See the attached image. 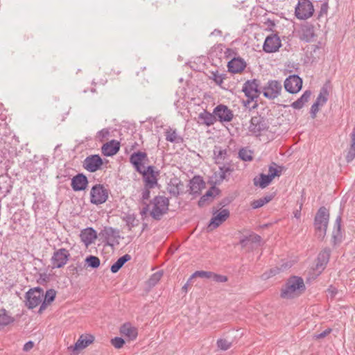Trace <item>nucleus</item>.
I'll return each mask as SVG.
<instances>
[{"label":"nucleus","mask_w":355,"mask_h":355,"mask_svg":"<svg viewBox=\"0 0 355 355\" xmlns=\"http://www.w3.org/2000/svg\"><path fill=\"white\" fill-rule=\"evenodd\" d=\"M227 155V149H221L220 148L215 146L214 149V158L215 159L216 164H221V160H224Z\"/></svg>","instance_id":"40"},{"label":"nucleus","mask_w":355,"mask_h":355,"mask_svg":"<svg viewBox=\"0 0 355 355\" xmlns=\"http://www.w3.org/2000/svg\"><path fill=\"white\" fill-rule=\"evenodd\" d=\"M162 275L163 272L162 271H157L153 273L148 280V285L150 286H155L160 280Z\"/></svg>","instance_id":"48"},{"label":"nucleus","mask_w":355,"mask_h":355,"mask_svg":"<svg viewBox=\"0 0 355 355\" xmlns=\"http://www.w3.org/2000/svg\"><path fill=\"white\" fill-rule=\"evenodd\" d=\"M248 130L256 136L261 135V132L266 131L269 128L268 120L259 114L252 116Z\"/></svg>","instance_id":"7"},{"label":"nucleus","mask_w":355,"mask_h":355,"mask_svg":"<svg viewBox=\"0 0 355 355\" xmlns=\"http://www.w3.org/2000/svg\"><path fill=\"white\" fill-rule=\"evenodd\" d=\"M252 151L245 148H242L239 151V157L245 162H250L253 159Z\"/></svg>","instance_id":"45"},{"label":"nucleus","mask_w":355,"mask_h":355,"mask_svg":"<svg viewBox=\"0 0 355 355\" xmlns=\"http://www.w3.org/2000/svg\"><path fill=\"white\" fill-rule=\"evenodd\" d=\"M88 179L83 173H78L71 178V186L74 191H81L87 189Z\"/></svg>","instance_id":"22"},{"label":"nucleus","mask_w":355,"mask_h":355,"mask_svg":"<svg viewBox=\"0 0 355 355\" xmlns=\"http://www.w3.org/2000/svg\"><path fill=\"white\" fill-rule=\"evenodd\" d=\"M153 209L150 211V216L155 220H160L169 209V199L163 196H156L151 200Z\"/></svg>","instance_id":"3"},{"label":"nucleus","mask_w":355,"mask_h":355,"mask_svg":"<svg viewBox=\"0 0 355 355\" xmlns=\"http://www.w3.org/2000/svg\"><path fill=\"white\" fill-rule=\"evenodd\" d=\"M99 237L105 243V245L113 246L112 242L120 237L119 231L112 227H105L99 233Z\"/></svg>","instance_id":"17"},{"label":"nucleus","mask_w":355,"mask_h":355,"mask_svg":"<svg viewBox=\"0 0 355 355\" xmlns=\"http://www.w3.org/2000/svg\"><path fill=\"white\" fill-rule=\"evenodd\" d=\"M15 318L5 309H0V327H6L14 322Z\"/></svg>","instance_id":"37"},{"label":"nucleus","mask_w":355,"mask_h":355,"mask_svg":"<svg viewBox=\"0 0 355 355\" xmlns=\"http://www.w3.org/2000/svg\"><path fill=\"white\" fill-rule=\"evenodd\" d=\"M85 266L87 267H89L92 269H96L100 266L101 261L98 257L94 255L87 256L85 259Z\"/></svg>","instance_id":"41"},{"label":"nucleus","mask_w":355,"mask_h":355,"mask_svg":"<svg viewBox=\"0 0 355 355\" xmlns=\"http://www.w3.org/2000/svg\"><path fill=\"white\" fill-rule=\"evenodd\" d=\"M103 164V160L99 155H91L83 161V168L89 172L94 173L100 170Z\"/></svg>","instance_id":"13"},{"label":"nucleus","mask_w":355,"mask_h":355,"mask_svg":"<svg viewBox=\"0 0 355 355\" xmlns=\"http://www.w3.org/2000/svg\"><path fill=\"white\" fill-rule=\"evenodd\" d=\"M282 166H279L276 163L272 162L268 167V175L273 180L276 177H279L282 174Z\"/></svg>","instance_id":"42"},{"label":"nucleus","mask_w":355,"mask_h":355,"mask_svg":"<svg viewBox=\"0 0 355 355\" xmlns=\"http://www.w3.org/2000/svg\"><path fill=\"white\" fill-rule=\"evenodd\" d=\"M70 258V253L66 248L55 250L51 257V262L53 268H63Z\"/></svg>","instance_id":"9"},{"label":"nucleus","mask_w":355,"mask_h":355,"mask_svg":"<svg viewBox=\"0 0 355 355\" xmlns=\"http://www.w3.org/2000/svg\"><path fill=\"white\" fill-rule=\"evenodd\" d=\"M83 267L82 266V263H78L77 266H75L73 265H70L68 266L67 270L73 275H79V272L82 271Z\"/></svg>","instance_id":"50"},{"label":"nucleus","mask_w":355,"mask_h":355,"mask_svg":"<svg viewBox=\"0 0 355 355\" xmlns=\"http://www.w3.org/2000/svg\"><path fill=\"white\" fill-rule=\"evenodd\" d=\"M329 211L324 206L320 207L314 218L313 225L317 238L322 241L326 236L329 220Z\"/></svg>","instance_id":"2"},{"label":"nucleus","mask_w":355,"mask_h":355,"mask_svg":"<svg viewBox=\"0 0 355 355\" xmlns=\"http://www.w3.org/2000/svg\"><path fill=\"white\" fill-rule=\"evenodd\" d=\"M144 207L141 209L140 214L142 217V219L146 216L147 213L149 211V205L145 202H143Z\"/></svg>","instance_id":"61"},{"label":"nucleus","mask_w":355,"mask_h":355,"mask_svg":"<svg viewBox=\"0 0 355 355\" xmlns=\"http://www.w3.org/2000/svg\"><path fill=\"white\" fill-rule=\"evenodd\" d=\"M56 295V291L53 289H49L46 291L45 295H44L43 297L44 300H42V302L40 306L38 313H42L44 310L46 309L48 304H51L52 302L54 301Z\"/></svg>","instance_id":"30"},{"label":"nucleus","mask_w":355,"mask_h":355,"mask_svg":"<svg viewBox=\"0 0 355 355\" xmlns=\"http://www.w3.org/2000/svg\"><path fill=\"white\" fill-rule=\"evenodd\" d=\"M230 217V211L227 209L220 210V211H213V217L209 223V227L216 229L223 222Z\"/></svg>","instance_id":"19"},{"label":"nucleus","mask_w":355,"mask_h":355,"mask_svg":"<svg viewBox=\"0 0 355 355\" xmlns=\"http://www.w3.org/2000/svg\"><path fill=\"white\" fill-rule=\"evenodd\" d=\"M211 275H213V272L198 270L191 275V276L189 277V280H192L195 277L210 279L211 278Z\"/></svg>","instance_id":"47"},{"label":"nucleus","mask_w":355,"mask_h":355,"mask_svg":"<svg viewBox=\"0 0 355 355\" xmlns=\"http://www.w3.org/2000/svg\"><path fill=\"white\" fill-rule=\"evenodd\" d=\"M153 188L154 187H147L144 185V188L141 193V198L143 200H148L149 199L150 194V189Z\"/></svg>","instance_id":"57"},{"label":"nucleus","mask_w":355,"mask_h":355,"mask_svg":"<svg viewBox=\"0 0 355 355\" xmlns=\"http://www.w3.org/2000/svg\"><path fill=\"white\" fill-rule=\"evenodd\" d=\"M205 182L202 176L194 175L193 178L189 180V192L194 196H199L202 190L205 188Z\"/></svg>","instance_id":"20"},{"label":"nucleus","mask_w":355,"mask_h":355,"mask_svg":"<svg viewBox=\"0 0 355 355\" xmlns=\"http://www.w3.org/2000/svg\"><path fill=\"white\" fill-rule=\"evenodd\" d=\"M284 89L290 94H296L302 87V79L298 75H291L284 80Z\"/></svg>","instance_id":"14"},{"label":"nucleus","mask_w":355,"mask_h":355,"mask_svg":"<svg viewBox=\"0 0 355 355\" xmlns=\"http://www.w3.org/2000/svg\"><path fill=\"white\" fill-rule=\"evenodd\" d=\"M331 252V251L329 248H325L318 254L316 259V264L315 267L313 268V270L318 272V275L321 274L322 271L326 268L327 265L329 261Z\"/></svg>","instance_id":"12"},{"label":"nucleus","mask_w":355,"mask_h":355,"mask_svg":"<svg viewBox=\"0 0 355 355\" xmlns=\"http://www.w3.org/2000/svg\"><path fill=\"white\" fill-rule=\"evenodd\" d=\"M43 296L44 290L41 287L30 288L25 294V305L29 309H33L38 305H41Z\"/></svg>","instance_id":"5"},{"label":"nucleus","mask_w":355,"mask_h":355,"mask_svg":"<svg viewBox=\"0 0 355 355\" xmlns=\"http://www.w3.org/2000/svg\"><path fill=\"white\" fill-rule=\"evenodd\" d=\"M216 345L220 349L226 351L231 348L232 343L225 338H219L217 340Z\"/></svg>","instance_id":"46"},{"label":"nucleus","mask_w":355,"mask_h":355,"mask_svg":"<svg viewBox=\"0 0 355 355\" xmlns=\"http://www.w3.org/2000/svg\"><path fill=\"white\" fill-rule=\"evenodd\" d=\"M109 191L103 184H96L94 185L90 191V202L98 205L103 204L108 199Z\"/></svg>","instance_id":"6"},{"label":"nucleus","mask_w":355,"mask_h":355,"mask_svg":"<svg viewBox=\"0 0 355 355\" xmlns=\"http://www.w3.org/2000/svg\"><path fill=\"white\" fill-rule=\"evenodd\" d=\"M122 219L128 226L129 230H131L132 227L138 225V220L136 219V217L133 214H127L122 218Z\"/></svg>","instance_id":"43"},{"label":"nucleus","mask_w":355,"mask_h":355,"mask_svg":"<svg viewBox=\"0 0 355 355\" xmlns=\"http://www.w3.org/2000/svg\"><path fill=\"white\" fill-rule=\"evenodd\" d=\"M139 173L142 175L143 181L146 187L155 188L157 185V176L159 175V171H155V166L149 165Z\"/></svg>","instance_id":"10"},{"label":"nucleus","mask_w":355,"mask_h":355,"mask_svg":"<svg viewBox=\"0 0 355 355\" xmlns=\"http://www.w3.org/2000/svg\"><path fill=\"white\" fill-rule=\"evenodd\" d=\"M198 119L201 120V123L207 126H211L216 122V116L214 113H210L206 110L198 114Z\"/></svg>","instance_id":"31"},{"label":"nucleus","mask_w":355,"mask_h":355,"mask_svg":"<svg viewBox=\"0 0 355 355\" xmlns=\"http://www.w3.org/2000/svg\"><path fill=\"white\" fill-rule=\"evenodd\" d=\"M236 52L232 49H230V48H225V52H224V55H225V58H230L232 56H235L236 55Z\"/></svg>","instance_id":"60"},{"label":"nucleus","mask_w":355,"mask_h":355,"mask_svg":"<svg viewBox=\"0 0 355 355\" xmlns=\"http://www.w3.org/2000/svg\"><path fill=\"white\" fill-rule=\"evenodd\" d=\"M166 140L171 143L180 144L183 142V138L178 135L175 129L169 128L165 132Z\"/></svg>","instance_id":"36"},{"label":"nucleus","mask_w":355,"mask_h":355,"mask_svg":"<svg viewBox=\"0 0 355 355\" xmlns=\"http://www.w3.org/2000/svg\"><path fill=\"white\" fill-rule=\"evenodd\" d=\"M216 116V121L220 123L230 122L234 117L233 112L225 105L220 104L217 105L213 111Z\"/></svg>","instance_id":"15"},{"label":"nucleus","mask_w":355,"mask_h":355,"mask_svg":"<svg viewBox=\"0 0 355 355\" xmlns=\"http://www.w3.org/2000/svg\"><path fill=\"white\" fill-rule=\"evenodd\" d=\"M355 157V128L351 133V146L346 155L347 162H352Z\"/></svg>","instance_id":"39"},{"label":"nucleus","mask_w":355,"mask_h":355,"mask_svg":"<svg viewBox=\"0 0 355 355\" xmlns=\"http://www.w3.org/2000/svg\"><path fill=\"white\" fill-rule=\"evenodd\" d=\"M315 36L313 25L307 23L301 26L299 36L301 40L306 42H311Z\"/></svg>","instance_id":"25"},{"label":"nucleus","mask_w":355,"mask_h":355,"mask_svg":"<svg viewBox=\"0 0 355 355\" xmlns=\"http://www.w3.org/2000/svg\"><path fill=\"white\" fill-rule=\"evenodd\" d=\"M248 236V241H250V242H252L254 243H260L261 241V237L255 233H252Z\"/></svg>","instance_id":"58"},{"label":"nucleus","mask_w":355,"mask_h":355,"mask_svg":"<svg viewBox=\"0 0 355 355\" xmlns=\"http://www.w3.org/2000/svg\"><path fill=\"white\" fill-rule=\"evenodd\" d=\"M120 150L119 141L112 139L105 144L101 147L102 153L105 156H113L116 155Z\"/></svg>","instance_id":"26"},{"label":"nucleus","mask_w":355,"mask_h":355,"mask_svg":"<svg viewBox=\"0 0 355 355\" xmlns=\"http://www.w3.org/2000/svg\"><path fill=\"white\" fill-rule=\"evenodd\" d=\"M80 240L87 247L97 238L96 231L92 227H87L81 231Z\"/></svg>","instance_id":"27"},{"label":"nucleus","mask_w":355,"mask_h":355,"mask_svg":"<svg viewBox=\"0 0 355 355\" xmlns=\"http://www.w3.org/2000/svg\"><path fill=\"white\" fill-rule=\"evenodd\" d=\"M147 161L148 158L146 152L138 150L132 153L130 156V162L138 173L144 171V164Z\"/></svg>","instance_id":"16"},{"label":"nucleus","mask_w":355,"mask_h":355,"mask_svg":"<svg viewBox=\"0 0 355 355\" xmlns=\"http://www.w3.org/2000/svg\"><path fill=\"white\" fill-rule=\"evenodd\" d=\"M131 259V256L125 254L119 257L116 262H114L110 267V270L112 273H116L124 264Z\"/></svg>","instance_id":"34"},{"label":"nucleus","mask_w":355,"mask_h":355,"mask_svg":"<svg viewBox=\"0 0 355 355\" xmlns=\"http://www.w3.org/2000/svg\"><path fill=\"white\" fill-rule=\"evenodd\" d=\"M49 280V277L46 273H40V278L37 279V283L41 285H45Z\"/></svg>","instance_id":"56"},{"label":"nucleus","mask_w":355,"mask_h":355,"mask_svg":"<svg viewBox=\"0 0 355 355\" xmlns=\"http://www.w3.org/2000/svg\"><path fill=\"white\" fill-rule=\"evenodd\" d=\"M242 92L248 98V102L254 101L262 92L260 80L257 78L248 80L243 85Z\"/></svg>","instance_id":"4"},{"label":"nucleus","mask_w":355,"mask_h":355,"mask_svg":"<svg viewBox=\"0 0 355 355\" xmlns=\"http://www.w3.org/2000/svg\"><path fill=\"white\" fill-rule=\"evenodd\" d=\"M181 184V182L178 179H172L170 181L167 187L168 192L174 197H178L180 195V189L179 184Z\"/></svg>","instance_id":"38"},{"label":"nucleus","mask_w":355,"mask_h":355,"mask_svg":"<svg viewBox=\"0 0 355 355\" xmlns=\"http://www.w3.org/2000/svg\"><path fill=\"white\" fill-rule=\"evenodd\" d=\"M211 278L216 282L223 283L226 282L228 280V278L225 275H219L213 272V275H211Z\"/></svg>","instance_id":"53"},{"label":"nucleus","mask_w":355,"mask_h":355,"mask_svg":"<svg viewBox=\"0 0 355 355\" xmlns=\"http://www.w3.org/2000/svg\"><path fill=\"white\" fill-rule=\"evenodd\" d=\"M306 286L302 277L299 276H291L282 286L280 297L282 299L291 300L297 297L306 291Z\"/></svg>","instance_id":"1"},{"label":"nucleus","mask_w":355,"mask_h":355,"mask_svg":"<svg viewBox=\"0 0 355 355\" xmlns=\"http://www.w3.org/2000/svg\"><path fill=\"white\" fill-rule=\"evenodd\" d=\"M311 95L310 90H306L302 95L295 102H293L291 106L295 110H300L302 108L306 103L309 101Z\"/></svg>","instance_id":"33"},{"label":"nucleus","mask_w":355,"mask_h":355,"mask_svg":"<svg viewBox=\"0 0 355 355\" xmlns=\"http://www.w3.org/2000/svg\"><path fill=\"white\" fill-rule=\"evenodd\" d=\"M320 105H321L320 104H319L318 103H315V102H314L313 104L311 105V107L310 110V114H311V117L312 119L315 118L316 114L319 111V107Z\"/></svg>","instance_id":"55"},{"label":"nucleus","mask_w":355,"mask_h":355,"mask_svg":"<svg viewBox=\"0 0 355 355\" xmlns=\"http://www.w3.org/2000/svg\"><path fill=\"white\" fill-rule=\"evenodd\" d=\"M331 331V329H327L324 331L315 336L316 338L320 339L326 337Z\"/></svg>","instance_id":"64"},{"label":"nucleus","mask_w":355,"mask_h":355,"mask_svg":"<svg viewBox=\"0 0 355 355\" xmlns=\"http://www.w3.org/2000/svg\"><path fill=\"white\" fill-rule=\"evenodd\" d=\"M328 96H329L328 89H327V87L325 85H324L321 88V89L320 91V94H318L315 102L318 103L321 105H323L324 104H325L327 103V101L328 100Z\"/></svg>","instance_id":"44"},{"label":"nucleus","mask_w":355,"mask_h":355,"mask_svg":"<svg viewBox=\"0 0 355 355\" xmlns=\"http://www.w3.org/2000/svg\"><path fill=\"white\" fill-rule=\"evenodd\" d=\"M110 135V131L107 128H103L97 132L96 138L100 141H103L105 138Z\"/></svg>","instance_id":"51"},{"label":"nucleus","mask_w":355,"mask_h":355,"mask_svg":"<svg viewBox=\"0 0 355 355\" xmlns=\"http://www.w3.org/2000/svg\"><path fill=\"white\" fill-rule=\"evenodd\" d=\"M281 46L279 37L277 34H271L266 37L263 45V50L266 53H274L277 51Z\"/></svg>","instance_id":"18"},{"label":"nucleus","mask_w":355,"mask_h":355,"mask_svg":"<svg viewBox=\"0 0 355 355\" xmlns=\"http://www.w3.org/2000/svg\"><path fill=\"white\" fill-rule=\"evenodd\" d=\"M282 89V85L281 82L276 80H271L262 87V93L265 98L275 99L281 94Z\"/></svg>","instance_id":"11"},{"label":"nucleus","mask_w":355,"mask_h":355,"mask_svg":"<svg viewBox=\"0 0 355 355\" xmlns=\"http://www.w3.org/2000/svg\"><path fill=\"white\" fill-rule=\"evenodd\" d=\"M313 12V5L309 0L299 1L295 7V14L299 19H306L311 17Z\"/></svg>","instance_id":"8"},{"label":"nucleus","mask_w":355,"mask_h":355,"mask_svg":"<svg viewBox=\"0 0 355 355\" xmlns=\"http://www.w3.org/2000/svg\"><path fill=\"white\" fill-rule=\"evenodd\" d=\"M328 8H329L328 3L324 2L321 4L320 10L318 14V19H320L324 15H327V11H328Z\"/></svg>","instance_id":"54"},{"label":"nucleus","mask_w":355,"mask_h":355,"mask_svg":"<svg viewBox=\"0 0 355 355\" xmlns=\"http://www.w3.org/2000/svg\"><path fill=\"white\" fill-rule=\"evenodd\" d=\"M110 342H111V344L116 349L122 348L125 344V340L123 338H122L121 337H115V338L111 339Z\"/></svg>","instance_id":"49"},{"label":"nucleus","mask_w":355,"mask_h":355,"mask_svg":"<svg viewBox=\"0 0 355 355\" xmlns=\"http://www.w3.org/2000/svg\"><path fill=\"white\" fill-rule=\"evenodd\" d=\"M275 197V193L263 196L257 200H254L251 202V207L252 209H256L263 207L264 205L270 202Z\"/></svg>","instance_id":"35"},{"label":"nucleus","mask_w":355,"mask_h":355,"mask_svg":"<svg viewBox=\"0 0 355 355\" xmlns=\"http://www.w3.org/2000/svg\"><path fill=\"white\" fill-rule=\"evenodd\" d=\"M212 79L216 83V85H219L220 87H222V78L219 76V73L216 71V72H212Z\"/></svg>","instance_id":"59"},{"label":"nucleus","mask_w":355,"mask_h":355,"mask_svg":"<svg viewBox=\"0 0 355 355\" xmlns=\"http://www.w3.org/2000/svg\"><path fill=\"white\" fill-rule=\"evenodd\" d=\"M220 193V190L215 185L211 187L209 190L202 195L198 202L199 207H203L205 205L211 202L216 196H218Z\"/></svg>","instance_id":"21"},{"label":"nucleus","mask_w":355,"mask_h":355,"mask_svg":"<svg viewBox=\"0 0 355 355\" xmlns=\"http://www.w3.org/2000/svg\"><path fill=\"white\" fill-rule=\"evenodd\" d=\"M94 341V336L92 334L81 335L74 345L73 351H79L85 349Z\"/></svg>","instance_id":"28"},{"label":"nucleus","mask_w":355,"mask_h":355,"mask_svg":"<svg viewBox=\"0 0 355 355\" xmlns=\"http://www.w3.org/2000/svg\"><path fill=\"white\" fill-rule=\"evenodd\" d=\"M246 67L245 61L241 57L234 56L228 62V71L232 73H239L242 72Z\"/></svg>","instance_id":"23"},{"label":"nucleus","mask_w":355,"mask_h":355,"mask_svg":"<svg viewBox=\"0 0 355 355\" xmlns=\"http://www.w3.org/2000/svg\"><path fill=\"white\" fill-rule=\"evenodd\" d=\"M121 334L126 336L129 340H134L138 335L137 329L132 327L130 322H125L120 327Z\"/></svg>","instance_id":"29"},{"label":"nucleus","mask_w":355,"mask_h":355,"mask_svg":"<svg viewBox=\"0 0 355 355\" xmlns=\"http://www.w3.org/2000/svg\"><path fill=\"white\" fill-rule=\"evenodd\" d=\"M342 216L341 213L336 217L332 232L331 243L334 246L342 242L343 235L341 232Z\"/></svg>","instance_id":"24"},{"label":"nucleus","mask_w":355,"mask_h":355,"mask_svg":"<svg viewBox=\"0 0 355 355\" xmlns=\"http://www.w3.org/2000/svg\"><path fill=\"white\" fill-rule=\"evenodd\" d=\"M248 242H250V241H248V236H243L240 239L239 245H241L242 248H244L247 246Z\"/></svg>","instance_id":"62"},{"label":"nucleus","mask_w":355,"mask_h":355,"mask_svg":"<svg viewBox=\"0 0 355 355\" xmlns=\"http://www.w3.org/2000/svg\"><path fill=\"white\" fill-rule=\"evenodd\" d=\"M220 170V179L218 180V182H222L223 180L225 179L226 177V173L231 171V168L230 166H223L219 167Z\"/></svg>","instance_id":"52"},{"label":"nucleus","mask_w":355,"mask_h":355,"mask_svg":"<svg viewBox=\"0 0 355 355\" xmlns=\"http://www.w3.org/2000/svg\"><path fill=\"white\" fill-rule=\"evenodd\" d=\"M254 184L256 187H259L261 189H264L268 187L272 181V178L268 174L264 173L259 174V178L256 177L253 180Z\"/></svg>","instance_id":"32"},{"label":"nucleus","mask_w":355,"mask_h":355,"mask_svg":"<svg viewBox=\"0 0 355 355\" xmlns=\"http://www.w3.org/2000/svg\"><path fill=\"white\" fill-rule=\"evenodd\" d=\"M34 347V343L31 340L26 342L23 347L24 352H28Z\"/></svg>","instance_id":"63"}]
</instances>
